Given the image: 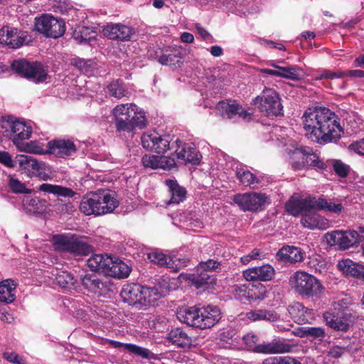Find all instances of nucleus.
Listing matches in <instances>:
<instances>
[{
    "instance_id": "nucleus-1",
    "label": "nucleus",
    "mask_w": 364,
    "mask_h": 364,
    "mask_svg": "<svg viewBox=\"0 0 364 364\" xmlns=\"http://www.w3.org/2000/svg\"><path fill=\"white\" fill-rule=\"evenodd\" d=\"M306 136L318 143H328L338 139L342 131L338 116L324 107H309L302 116Z\"/></svg>"
},
{
    "instance_id": "nucleus-2",
    "label": "nucleus",
    "mask_w": 364,
    "mask_h": 364,
    "mask_svg": "<svg viewBox=\"0 0 364 364\" xmlns=\"http://www.w3.org/2000/svg\"><path fill=\"white\" fill-rule=\"evenodd\" d=\"M220 311L217 306H191L181 309L177 312L178 318L188 326L205 329L213 326L221 318Z\"/></svg>"
},
{
    "instance_id": "nucleus-3",
    "label": "nucleus",
    "mask_w": 364,
    "mask_h": 364,
    "mask_svg": "<svg viewBox=\"0 0 364 364\" xmlns=\"http://www.w3.org/2000/svg\"><path fill=\"white\" fill-rule=\"evenodd\" d=\"M119 205L116 193L109 190H100L83 197L80 210L86 215H102L110 213Z\"/></svg>"
},
{
    "instance_id": "nucleus-4",
    "label": "nucleus",
    "mask_w": 364,
    "mask_h": 364,
    "mask_svg": "<svg viewBox=\"0 0 364 364\" xmlns=\"http://www.w3.org/2000/svg\"><path fill=\"white\" fill-rule=\"evenodd\" d=\"M287 211L296 216L299 213L306 210H326L339 214L343 209L341 203H335L321 198L307 196L302 198L293 196L286 203Z\"/></svg>"
},
{
    "instance_id": "nucleus-5",
    "label": "nucleus",
    "mask_w": 364,
    "mask_h": 364,
    "mask_svg": "<svg viewBox=\"0 0 364 364\" xmlns=\"http://www.w3.org/2000/svg\"><path fill=\"white\" fill-rule=\"evenodd\" d=\"M0 127L16 147L28 139L32 134L31 127L10 115L0 117Z\"/></svg>"
},
{
    "instance_id": "nucleus-6",
    "label": "nucleus",
    "mask_w": 364,
    "mask_h": 364,
    "mask_svg": "<svg viewBox=\"0 0 364 364\" xmlns=\"http://www.w3.org/2000/svg\"><path fill=\"white\" fill-rule=\"evenodd\" d=\"M289 284L302 296H318L323 290V286L315 277L303 271L294 272L289 278Z\"/></svg>"
},
{
    "instance_id": "nucleus-7",
    "label": "nucleus",
    "mask_w": 364,
    "mask_h": 364,
    "mask_svg": "<svg viewBox=\"0 0 364 364\" xmlns=\"http://www.w3.org/2000/svg\"><path fill=\"white\" fill-rule=\"evenodd\" d=\"M15 162L18 164L19 171L28 177H38L42 181H48L51 178L50 166L43 161H38L31 156L17 155Z\"/></svg>"
},
{
    "instance_id": "nucleus-8",
    "label": "nucleus",
    "mask_w": 364,
    "mask_h": 364,
    "mask_svg": "<svg viewBox=\"0 0 364 364\" xmlns=\"http://www.w3.org/2000/svg\"><path fill=\"white\" fill-rule=\"evenodd\" d=\"M53 244L56 250L75 255H86L92 252V247L85 240L75 235H54Z\"/></svg>"
},
{
    "instance_id": "nucleus-9",
    "label": "nucleus",
    "mask_w": 364,
    "mask_h": 364,
    "mask_svg": "<svg viewBox=\"0 0 364 364\" xmlns=\"http://www.w3.org/2000/svg\"><path fill=\"white\" fill-rule=\"evenodd\" d=\"M233 202L243 211L257 212L271 203L269 196L262 192H247L234 196Z\"/></svg>"
},
{
    "instance_id": "nucleus-10",
    "label": "nucleus",
    "mask_w": 364,
    "mask_h": 364,
    "mask_svg": "<svg viewBox=\"0 0 364 364\" xmlns=\"http://www.w3.org/2000/svg\"><path fill=\"white\" fill-rule=\"evenodd\" d=\"M11 68L19 75L36 82H43L48 78L47 71L38 63H30L24 59L15 60L11 65Z\"/></svg>"
},
{
    "instance_id": "nucleus-11",
    "label": "nucleus",
    "mask_w": 364,
    "mask_h": 364,
    "mask_svg": "<svg viewBox=\"0 0 364 364\" xmlns=\"http://www.w3.org/2000/svg\"><path fill=\"white\" fill-rule=\"evenodd\" d=\"M34 30L47 38H58L65 31V23L50 14H43L35 18Z\"/></svg>"
},
{
    "instance_id": "nucleus-12",
    "label": "nucleus",
    "mask_w": 364,
    "mask_h": 364,
    "mask_svg": "<svg viewBox=\"0 0 364 364\" xmlns=\"http://www.w3.org/2000/svg\"><path fill=\"white\" fill-rule=\"evenodd\" d=\"M252 103L259 110L267 116H278L282 114L283 105L277 92L257 96Z\"/></svg>"
},
{
    "instance_id": "nucleus-13",
    "label": "nucleus",
    "mask_w": 364,
    "mask_h": 364,
    "mask_svg": "<svg viewBox=\"0 0 364 364\" xmlns=\"http://www.w3.org/2000/svg\"><path fill=\"white\" fill-rule=\"evenodd\" d=\"M232 293L236 299L250 302L262 300L266 297V290L263 285L255 286L250 283L237 284L232 287Z\"/></svg>"
},
{
    "instance_id": "nucleus-14",
    "label": "nucleus",
    "mask_w": 364,
    "mask_h": 364,
    "mask_svg": "<svg viewBox=\"0 0 364 364\" xmlns=\"http://www.w3.org/2000/svg\"><path fill=\"white\" fill-rule=\"evenodd\" d=\"M80 280L82 287L95 295L102 296L109 290V279L95 273H85L81 275Z\"/></svg>"
},
{
    "instance_id": "nucleus-15",
    "label": "nucleus",
    "mask_w": 364,
    "mask_h": 364,
    "mask_svg": "<svg viewBox=\"0 0 364 364\" xmlns=\"http://www.w3.org/2000/svg\"><path fill=\"white\" fill-rule=\"evenodd\" d=\"M325 239L331 246L338 245L347 249L358 242L359 234L355 230H335L326 233Z\"/></svg>"
},
{
    "instance_id": "nucleus-16",
    "label": "nucleus",
    "mask_w": 364,
    "mask_h": 364,
    "mask_svg": "<svg viewBox=\"0 0 364 364\" xmlns=\"http://www.w3.org/2000/svg\"><path fill=\"white\" fill-rule=\"evenodd\" d=\"M217 109L222 116L227 119H233L235 117L249 121L251 119L253 112L251 109H245L235 100L220 101L217 105Z\"/></svg>"
},
{
    "instance_id": "nucleus-17",
    "label": "nucleus",
    "mask_w": 364,
    "mask_h": 364,
    "mask_svg": "<svg viewBox=\"0 0 364 364\" xmlns=\"http://www.w3.org/2000/svg\"><path fill=\"white\" fill-rule=\"evenodd\" d=\"M173 151L170 157H173L175 159L176 158L181 163L196 165L200 161L201 155L196 147L191 144H183L181 141L177 143V146Z\"/></svg>"
},
{
    "instance_id": "nucleus-18",
    "label": "nucleus",
    "mask_w": 364,
    "mask_h": 364,
    "mask_svg": "<svg viewBox=\"0 0 364 364\" xmlns=\"http://www.w3.org/2000/svg\"><path fill=\"white\" fill-rule=\"evenodd\" d=\"M147 257L151 262L160 267H166L175 272H177L181 267L186 266L188 261L185 258L171 257L159 250L149 252Z\"/></svg>"
},
{
    "instance_id": "nucleus-19",
    "label": "nucleus",
    "mask_w": 364,
    "mask_h": 364,
    "mask_svg": "<svg viewBox=\"0 0 364 364\" xmlns=\"http://www.w3.org/2000/svg\"><path fill=\"white\" fill-rule=\"evenodd\" d=\"M118 132H132L129 104L117 105L112 112Z\"/></svg>"
},
{
    "instance_id": "nucleus-20",
    "label": "nucleus",
    "mask_w": 364,
    "mask_h": 364,
    "mask_svg": "<svg viewBox=\"0 0 364 364\" xmlns=\"http://www.w3.org/2000/svg\"><path fill=\"white\" fill-rule=\"evenodd\" d=\"M275 271L270 264H264L259 267L250 268L243 272V277L247 281L272 280L274 277Z\"/></svg>"
},
{
    "instance_id": "nucleus-21",
    "label": "nucleus",
    "mask_w": 364,
    "mask_h": 364,
    "mask_svg": "<svg viewBox=\"0 0 364 364\" xmlns=\"http://www.w3.org/2000/svg\"><path fill=\"white\" fill-rule=\"evenodd\" d=\"M316 210H306L300 213L302 215L301 225L310 230H326L329 228V221L323 216L315 213ZM299 215V213L298 214Z\"/></svg>"
},
{
    "instance_id": "nucleus-22",
    "label": "nucleus",
    "mask_w": 364,
    "mask_h": 364,
    "mask_svg": "<svg viewBox=\"0 0 364 364\" xmlns=\"http://www.w3.org/2000/svg\"><path fill=\"white\" fill-rule=\"evenodd\" d=\"M48 153L58 157L71 156L76 151V147L73 141L70 139H58L50 141L48 143Z\"/></svg>"
},
{
    "instance_id": "nucleus-23",
    "label": "nucleus",
    "mask_w": 364,
    "mask_h": 364,
    "mask_svg": "<svg viewBox=\"0 0 364 364\" xmlns=\"http://www.w3.org/2000/svg\"><path fill=\"white\" fill-rule=\"evenodd\" d=\"M141 162L144 167L152 169H171L176 166L175 159L166 156L146 154L142 157Z\"/></svg>"
},
{
    "instance_id": "nucleus-24",
    "label": "nucleus",
    "mask_w": 364,
    "mask_h": 364,
    "mask_svg": "<svg viewBox=\"0 0 364 364\" xmlns=\"http://www.w3.org/2000/svg\"><path fill=\"white\" fill-rule=\"evenodd\" d=\"M23 42V34L16 28L4 26L0 30V43L16 48L21 46Z\"/></svg>"
},
{
    "instance_id": "nucleus-25",
    "label": "nucleus",
    "mask_w": 364,
    "mask_h": 364,
    "mask_svg": "<svg viewBox=\"0 0 364 364\" xmlns=\"http://www.w3.org/2000/svg\"><path fill=\"white\" fill-rule=\"evenodd\" d=\"M104 35L109 39L127 41L132 35V29L119 23L107 24L103 29Z\"/></svg>"
},
{
    "instance_id": "nucleus-26",
    "label": "nucleus",
    "mask_w": 364,
    "mask_h": 364,
    "mask_svg": "<svg viewBox=\"0 0 364 364\" xmlns=\"http://www.w3.org/2000/svg\"><path fill=\"white\" fill-rule=\"evenodd\" d=\"M144 289V287L138 284H128L123 287L121 296L130 305L136 304L142 305Z\"/></svg>"
},
{
    "instance_id": "nucleus-27",
    "label": "nucleus",
    "mask_w": 364,
    "mask_h": 364,
    "mask_svg": "<svg viewBox=\"0 0 364 364\" xmlns=\"http://www.w3.org/2000/svg\"><path fill=\"white\" fill-rule=\"evenodd\" d=\"M278 259L285 263L293 264L301 262L304 256V252L297 247L285 246L281 248L277 253Z\"/></svg>"
},
{
    "instance_id": "nucleus-28",
    "label": "nucleus",
    "mask_w": 364,
    "mask_h": 364,
    "mask_svg": "<svg viewBox=\"0 0 364 364\" xmlns=\"http://www.w3.org/2000/svg\"><path fill=\"white\" fill-rule=\"evenodd\" d=\"M291 346L280 341L273 340L270 342L259 343L256 353L263 354H278L289 352Z\"/></svg>"
},
{
    "instance_id": "nucleus-29",
    "label": "nucleus",
    "mask_w": 364,
    "mask_h": 364,
    "mask_svg": "<svg viewBox=\"0 0 364 364\" xmlns=\"http://www.w3.org/2000/svg\"><path fill=\"white\" fill-rule=\"evenodd\" d=\"M323 318L330 328L336 331H346L350 326V320L347 314L338 316L331 312H326L323 314Z\"/></svg>"
},
{
    "instance_id": "nucleus-30",
    "label": "nucleus",
    "mask_w": 364,
    "mask_h": 364,
    "mask_svg": "<svg viewBox=\"0 0 364 364\" xmlns=\"http://www.w3.org/2000/svg\"><path fill=\"white\" fill-rule=\"evenodd\" d=\"M132 132L143 129L147 127L148 122L145 112L134 104H129Z\"/></svg>"
},
{
    "instance_id": "nucleus-31",
    "label": "nucleus",
    "mask_w": 364,
    "mask_h": 364,
    "mask_svg": "<svg viewBox=\"0 0 364 364\" xmlns=\"http://www.w3.org/2000/svg\"><path fill=\"white\" fill-rule=\"evenodd\" d=\"M291 317L299 323L309 322L314 316L313 310L305 307L301 303H295L288 307Z\"/></svg>"
},
{
    "instance_id": "nucleus-32",
    "label": "nucleus",
    "mask_w": 364,
    "mask_h": 364,
    "mask_svg": "<svg viewBox=\"0 0 364 364\" xmlns=\"http://www.w3.org/2000/svg\"><path fill=\"white\" fill-rule=\"evenodd\" d=\"M17 283L11 279L0 282V301L11 304L16 299Z\"/></svg>"
},
{
    "instance_id": "nucleus-33",
    "label": "nucleus",
    "mask_w": 364,
    "mask_h": 364,
    "mask_svg": "<svg viewBox=\"0 0 364 364\" xmlns=\"http://www.w3.org/2000/svg\"><path fill=\"white\" fill-rule=\"evenodd\" d=\"M131 272V268L123 261L112 257V263L108 266L106 269V275L117 277V278H126Z\"/></svg>"
},
{
    "instance_id": "nucleus-34",
    "label": "nucleus",
    "mask_w": 364,
    "mask_h": 364,
    "mask_svg": "<svg viewBox=\"0 0 364 364\" xmlns=\"http://www.w3.org/2000/svg\"><path fill=\"white\" fill-rule=\"evenodd\" d=\"M111 263L112 257L102 254L94 255L87 260V265L91 271H102L105 274L106 269Z\"/></svg>"
},
{
    "instance_id": "nucleus-35",
    "label": "nucleus",
    "mask_w": 364,
    "mask_h": 364,
    "mask_svg": "<svg viewBox=\"0 0 364 364\" xmlns=\"http://www.w3.org/2000/svg\"><path fill=\"white\" fill-rule=\"evenodd\" d=\"M338 267L346 275L355 277L364 281V267L350 259H344L338 262Z\"/></svg>"
},
{
    "instance_id": "nucleus-36",
    "label": "nucleus",
    "mask_w": 364,
    "mask_h": 364,
    "mask_svg": "<svg viewBox=\"0 0 364 364\" xmlns=\"http://www.w3.org/2000/svg\"><path fill=\"white\" fill-rule=\"evenodd\" d=\"M166 185L168 188L171 198L166 202L167 205L178 204L186 197V191L183 187L180 186L176 181L166 180Z\"/></svg>"
},
{
    "instance_id": "nucleus-37",
    "label": "nucleus",
    "mask_w": 364,
    "mask_h": 364,
    "mask_svg": "<svg viewBox=\"0 0 364 364\" xmlns=\"http://www.w3.org/2000/svg\"><path fill=\"white\" fill-rule=\"evenodd\" d=\"M159 62L163 65L176 69L183 65V55L180 50H173L168 54H163L159 58Z\"/></svg>"
},
{
    "instance_id": "nucleus-38",
    "label": "nucleus",
    "mask_w": 364,
    "mask_h": 364,
    "mask_svg": "<svg viewBox=\"0 0 364 364\" xmlns=\"http://www.w3.org/2000/svg\"><path fill=\"white\" fill-rule=\"evenodd\" d=\"M169 339L176 346L183 348L192 346V338L181 328H175L168 333Z\"/></svg>"
},
{
    "instance_id": "nucleus-39",
    "label": "nucleus",
    "mask_w": 364,
    "mask_h": 364,
    "mask_svg": "<svg viewBox=\"0 0 364 364\" xmlns=\"http://www.w3.org/2000/svg\"><path fill=\"white\" fill-rule=\"evenodd\" d=\"M177 143H180L178 139H174L173 136L169 134H161L156 145V153L158 154H164L168 150H173L177 146Z\"/></svg>"
},
{
    "instance_id": "nucleus-40",
    "label": "nucleus",
    "mask_w": 364,
    "mask_h": 364,
    "mask_svg": "<svg viewBox=\"0 0 364 364\" xmlns=\"http://www.w3.org/2000/svg\"><path fill=\"white\" fill-rule=\"evenodd\" d=\"M38 190L55 196L68 198H72L75 195V193L70 188L63 187L58 185H53L50 183L41 184L39 186Z\"/></svg>"
},
{
    "instance_id": "nucleus-41",
    "label": "nucleus",
    "mask_w": 364,
    "mask_h": 364,
    "mask_svg": "<svg viewBox=\"0 0 364 364\" xmlns=\"http://www.w3.org/2000/svg\"><path fill=\"white\" fill-rule=\"evenodd\" d=\"M247 318L252 321L265 320L268 321H276L279 319L278 314L273 311L257 309L247 313Z\"/></svg>"
},
{
    "instance_id": "nucleus-42",
    "label": "nucleus",
    "mask_w": 364,
    "mask_h": 364,
    "mask_svg": "<svg viewBox=\"0 0 364 364\" xmlns=\"http://www.w3.org/2000/svg\"><path fill=\"white\" fill-rule=\"evenodd\" d=\"M269 65L274 68L278 69V77L298 80L302 76V70L297 66L282 67L274 63H271Z\"/></svg>"
},
{
    "instance_id": "nucleus-43",
    "label": "nucleus",
    "mask_w": 364,
    "mask_h": 364,
    "mask_svg": "<svg viewBox=\"0 0 364 364\" xmlns=\"http://www.w3.org/2000/svg\"><path fill=\"white\" fill-rule=\"evenodd\" d=\"M289 163L291 168L295 170H301L306 166V159L307 153H304L300 149H295L292 151L289 152Z\"/></svg>"
},
{
    "instance_id": "nucleus-44",
    "label": "nucleus",
    "mask_w": 364,
    "mask_h": 364,
    "mask_svg": "<svg viewBox=\"0 0 364 364\" xmlns=\"http://www.w3.org/2000/svg\"><path fill=\"white\" fill-rule=\"evenodd\" d=\"M52 275L54 277L52 279L62 288L70 289L76 282L73 276L66 271L56 269L55 273H52Z\"/></svg>"
},
{
    "instance_id": "nucleus-45",
    "label": "nucleus",
    "mask_w": 364,
    "mask_h": 364,
    "mask_svg": "<svg viewBox=\"0 0 364 364\" xmlns=\"http://www.w3.org/2000/svg\"><path fill=\"white\" fill-rule=\"evenodd\" d=\"M162 296H164V292L159 291L156 287H144L142 306H153Z\"/></svg>"
},
{
    "instance_id": "nucleus-46",
    "label": "nucleus",
    "mask_w": 364,
    "mask_h": 364,
    "mask_svg": "<svg viewBox=\"0 0 364 364\" xmlns=\"http://www.w3.org/2000/svg\"><path fill=\"white\" fill-rule=\"evenodd\" d=\"M17 149L20 151L35 154H43L48 152V150L45 149L44 144L37 141H23Z\"/></svg>"
},
{
    "instance_id": "nucleus-47",
    "label": "nucleus",
    "mask_w": 364,
    "mask_h": 364,
    "mask_svg": "<svg viewBox=\"0 0 364 364\" xmlns=\"http://www.w3.org/2000/svg\"><path fill=\"white\" fill-rule=\"evenodd\" d=\"M159 136L160 134L156 132H148L143 134L141 137L143 148L148 151L156 152Z\"/></svg>"
},
{
    "instance_id": "nucleus-48",
    "label": "nucleus",
    "mask_w": 364,
    "mask_h": 364,
    "mask_svg": "<svg viewBox=\"0 0 364 364\" xmlns=\"http://www.w3.org/2000/svg\"><path fill=\"white\" fill-rule=\"evenodd\" d=\"M236 176L245 186L255 188L259 183V179L252 173L244 168H238L236 171Z\"/></svg>"
},
{
    "instance_id": "nucleus-49",
    "label": "nucleus",
    "mask_w": 364,
    "mask_h": 364,
    "mask_svg": "<svg viewBox=\"0 0 364 364\" xmlns=\"http://www.w3.org/2000/svg\"><path fill=\"white\" fill-rule=\"evenodd\" d=\"M97 31L94 28L82 27L79 31L74 33V38L79 43H90L95 39Z\"/></svg>"
},
{
    "instance_id": "nucleus-50",
    "label": "nucleus",
    "mask_w": 364,
    "mask_h": 364,
    "mask_svg": "<svg viewBox=\"0 0 364 364\" xmlns=\"http://www.w3.org/2000/svg\"><path fill=\"white\" fill-rule=\"evenodd\" d=\"M302 336L312 340L322 341L325 336V331L321 327H304L302 329Z\"/></svg>"
},
{
    "instance_id": "nucleus-51",
    "label": "nucleus",
    "mask_w": 364,
    "mask_h": 364,
    "mask_svg": "<svg viewBox=\"0 0 364 364\" xmlns=\"http://www.w3.org/2000/svg\"><path fill=\"white\" fill-rule=\"evenodd\" d=\"M345 76H349L350 77H364V71L360 70H353L346 72H338V73H331L329 71H325L322 75V77L326 78H333L334 77H343Z\"/></svg>"
},
{
    "instance_id": "nucleus-52",
    "label": "nucleus",
    "mask_w": 364,
    "mask_h": 364,
    "mask_svg": "<svg viewBox=\"0 0 364 364\" xmlns=\"http://www.w3.org/2000/svg\"><path fill=\"white\" fill-rule=\"evenodd\" d=\"M197 275L194 276L193 282L197 288L200 287L203 284H213L214 278H212L206 270L198 271L196 268Z\"/></svg>"
},
{
    "instance_id": "nucleus-53",
    "label": "nucleus",
    "mask_w": 364,
    "mask_h": 364,
    "mask_svg": "<svg viewBox=\"0 0 364 364\" xmlns=\"http://www.w3.org/2000/svg\"><path fill=\"white\" fill-rule=\"evenodd\" d=\"M261 364H301L296 359L289 356L269 357L265 358Z\"/></svg>"
},
{
    "instance_id": "nucleus-54",
    "label": "nucleus",
    "mask_w": 364,
    "mask_h": 364,
    "mask_svg": "<svg viewBox=\"0 0 364 364\" xmlns=\"http://www.w3.org/2000/svg\"><path fill=\"white\" fill-rule=\"evenodd\" d=\"M124 348L129 352L137 355L143 358H151L153 354L148 350L134 344L127 343L124 344Z\"/></svg>"
},
{
    "instance_id": "nucleus-55",
    "label": "nucleus",
    "mask_w": 364,
    "mask_h": 364,
    "mask_svg": "<svg viewBox=\"0 0 364 364\" xmlns=\"http://www.w3.org/2000/svg\"><path fill=\"white\" fill-rule=\"evenodd\" d=\"M220 340L231 346H235V341L237 340L236 330L232 328L224 329L220 333Z\"/></svg>"
},
{
    "instance_id": "nucleus-56",
    "label": "nucleus",
    "mask_w": 364,
    "mask_h": 364,
    "mask_svg": "<svg viewBox=\"0 0 364 364\" xmlns=\"http://www.w3.org/2000/svg\"><path fill=\"white\" fill-rule=\"evenodd\" d=\"M309 267L316 272H322L326 269L325 262L319 255H312L309 257L308 262Z\"/></svg>"
},
{
    "instance_id": "nucleus-57",
    "label": "nucleus",
    "mask_w": 364,
    "mask_h": 364,
    "mask_svg": "<svg viewBox=\"0 0 364 364\" xmlns=\"http://www.w3.org/2000/svg\"><path fill=\"white\" fill-rule=\"evenodd\" d=\"M28 211L33 213H41L44 210V203L38 198L26 200Z\"/></svg>"
},
{
    "instance_id": "nucleus-58",
    "label": "nucleus",
    "mask_w": 364,
    "mask_h": 364,
    "mask_svg": "<svg viewBox=\"0 0 364 364\" xmlns=\"http://www.w3.org/2000/svg\"><path fill=\"white\" fill-rule=\"evenodd\" d=\"M242 341L247 350L257 352L259 343H258L259 338L256 335L247 333L242 337Z\"/></svg>"
},
{
    "instance_id": "nucleus-59",
    "label": "nucleus",
    "mask_w": 364,
    "mask_h": 364,
    "mask_svg": "<svg viewBox=\"0 0 364 364\" xmlns=\"http://www.w3.org/2000/svg\"><path fill=\"white\" fill-rule=\"evenodd\" d=\"M9 185L11 191L16 193H30L31 192L23 183L15 178H10Z\"/></svg>"
},
{
    "instance_id": "nucleus-60",
    "label": "nucleus",
    "mask_w": 364,
    "mask_h": 364,
    "mask_svg": "<svg viewBox=\"0 0 364 364\" xmlns=\"http://www.w3.org/2000/svg\"><path fill=\"white\" fill-rule=\"evenodd\" d=\"M220 262L213 259H208L206 262H201L199 263L198 265V271H217L220 269Z\"/></svg>"
},
{
    "instance_id": "nucleus-61",
    "label": "nucleus",
    "mask_w": 364,
    "mask_h": 364,
    "mask_svg": "<svg viewBox=\"0 0 364 364\" xmlns=\"http://www.w3.org/2000/svg\"><path fill=\"white\" fill-rule=\"evenodd\" d=\"M306 166L317 168H325V164L315 154H307L306 159Z\"/></svg>"
},
{
    "instance_id": "nucleus-62",
    "label": "nucleus",
    "mask_w": 364,
    "mask_h": 364,
    "mask_svg": "<svg viewBox=\"0 0 364 364\" xmlns=\"http://www.w3.org/2000/svg\"><path fill=\"white\" fill-rule=\"evenodd\" d=\"M264 254L258 249H254L250 253L244 255L240 258V261L244 264H247L252 260L262 259L264 258Z\"/></svg>"
},
{
    "instance_id": "nucleus-63",
    "label": "nucleus",
    "mask_w": 364,
    "mask_h": 364,
    "mask_svg": "<svg viewBox=\"0 0 364 364\" xmlns=\"http://www.w3.org/2000/svg\"><path fill=\"white\" fill-rule=\"evenodd\" d=\"M335 172L341 177H346L348 173V166L340 161H335L333 164Z\"/></svg>"
},
{
    "instance_id": "nucleus-64",
    "label": "nucleus",
    "mask_w": 364,
    "mask_h": 364,
    "mask_svg": "<svg viewBox=\"0 0 364 364\" xmlns=\"http://www.w3.org/2000/svg\"><path fill=\"white\" fill-rule=\"evenodd\" d=\"M348 149L350 151L359 155H364V138L360 141L352 143Z\"/></svg>"
}]
</instances>
